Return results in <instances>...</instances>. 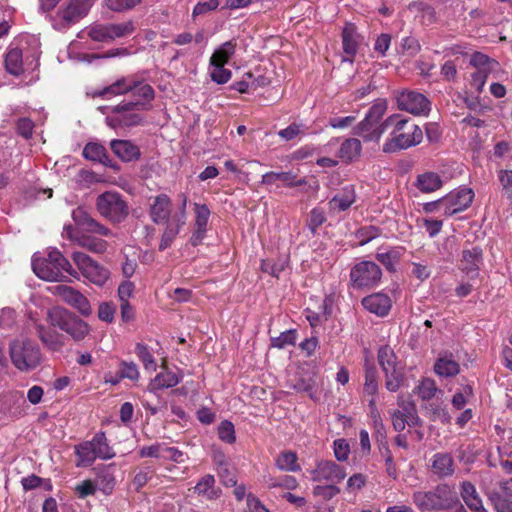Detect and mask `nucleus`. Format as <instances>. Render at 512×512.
Wrapping results in <instances>:
<instances>
[{"label": "nucleus", "instance_id": "1", "mask_svg": "<svg viewBox=\"0 0 512 512\" xmlns=\"http://www.w3.org/2000/svg\"><path fill=\"white\" fill-rule=\"evenodd\" d=\"M387 129L392 128L388 139L383 144L385 153L408 149L418 145L423 139L422 130L418 125L400 114H392L386 118Z\"/></svg>", "mask_w": 512, "mask_h": 512}, {"label": "nucleus", "instance_id": "2", "mask_svg": "<svg viewBox=\"0 0 512 512\" xmlns=\"http://www.w3.org/2000/svg\"><path fill=\"white\" fill-rule=\"evenodd\" d=\"M32 269L39 278L46 281H61L65 278L64 273L79 279L78 272L57 249H51L46 256L34 255Z\"/></svg>", "mask_w": 512, "mask_h": 512}, {"label": "nucleus", "instance_id": "3", "mask_svg": "<svg viewBox=\"0 0 512 512\" xmlns=\"http://www.w3.org/2000/svg\"><path fill=\"white\" fill-rule=\"evenodd\" d=\"M413 502L422 511L452 510L457 505L458 497L453 488L447 484L438 485L431 491H416Z\"/></svg>", "mask_w": 512, "mask_h": 512}, {"label": "nucleus", "instance_id": "4", "mask_svg": "<svg viewBox=\"0 0 512 512\" xmlns=\"http://www.w3.org/2000/svg\"><path fill=\"white\" fill-rule=\"evenodd\" d=\"M388 108L385 99H378L357 126V134L365 141H379L387 131L386 119L381 121Z\"/></svg>", "mask_w": 512, "mask_h": 512}, {"label": "nucleus", "instance_id": "5", "mask_svg": "<svg viewBox=\"0 0 512 512\" xmlns=\"http://www.w3.org/2000/svg\"><path fill=\"white\" fill-rule=\"evenodd\" d=\"M94 4V0H66L50 16L52 26L64 30L86 17Z\"/></svg>", "mask_w": 512, "mask_h": 512}, {"label": "nucleus", "instance_id": "6", "mask_svg": "<svg viewBox=\"0 0 512 512\" xmlns=\"http://www.w3.org/2000/svg\"><path fill=\"white\" fill-rule=\"evenodd\" d=\"M75 453L78 457L77 467L90 466L97 458L108 460L115 456L103 432H98L92 440L75 446Z\"/></svg>", "mask_w": 512, "mask_h": 512}, {"label": "nucleus", "instance_id": "7", "mask_svg": "<svg viewBox=\"0 0 512 512\" xmlns=\"http://www.w3.org/2000/svg\"><path fill=\"white\" fill-rule=\"evenodd\" d=\"M47 317L51 325L66 332L75 341L83 340L90 332L87 322L66 309L54 307L48 311Z\"/></svg>", "mask_w": 512, "mask_h": 512}, {"label": "nucleus", "instance_id": "8", "mask_svg": "<svg viewBox=\"0 0 512 512\" xmlns=\"http://www.w3.org/2000/svg\"><path fill=\"white\" fill-rule=\"evenodd\" d=\"M96 210L113 224L123 222L129 214V206L122 195L116 191H106L96 199Z\"/></svg>", "mask_w": 512, "mask_h": 512}, {"label": "nucleus", "instance_id": "9", "mask_svg": "<svg viewBox=\"0 0 512 512\" xmlns=\"http://www.w3.org/2000/svg\"><path fill=\"white\" fill-rule=\"evenodd\" d=\"M10 358L14 366L21 371L34 369L40 363V350L30 339H15L9 346Z\"/></svg>", "mask_w": 512, "mask_h": 512}, {"label": "nucleus", "instance_id": "10", "mask_svg": "<svg viewBox=\"0 0 512 512\" xmlns=\"http://www.w3.org/2000/svg\"><path fill=\"white\" fill-rule=\"evenodd\" d=\"M470 65L475 68V72L471 75V85L475 88L477 93L483 91L487 78L490 75L498 78V74L501 72L500 64L481 52L472 54Z\"/></svg>", "mask_w": 512, "mask_h": 512}, {"label": "nucleus", "instance_id": "11", "mask_svg": "<svg viewBox=\"0 0 512 512\" xmlns=\"http://www.w3.org/2000/svg\"><path fill=\"white\" fill-rule=\"evenodd\" d=\"M378 362L385 374L386 388L396 392L402 384L403 372L393 349L382 346L378 351Z\"/></svg>", "mask_w": 512, "mask_h": 512}, {"label": "nucleus", "instance_id": "12", "mask_svg": "<svg viewBox=\"0 0 512 512\" xmlns=\"http://www.w3.org/2000/svg\"><path fill=\"white\" fill-rule=\"evenodd\" d=\"M382 278L381 268L372 261H361L350 271V283L356 289H372Z\"/></svg>", "mask_w": 512, "mask_h": 512}, {"label": "nucleus", "instance_id": "13", "mask_svg": "<svg viewBox=\"0 0 512 512\" xmlns=\"http://www.w3.org/2000/svg\"><path fill=\"white\" fill-rule=\"evenodd\" d=\"M140 105H143L141 101H133L113 106L111 108L113 115L106 118L107 125L116 128L140 124L142 121V116L138 113L139 110H142Z\"/></svg>", "mask_w": 512, "mask_h": 512}, {"label": "nucleus", "instance_id": "14", "mask_svg": "<svg viewBox=\"0 0 512 512\" xmlns=\"http://www.w3.org/2000/svg\"><path fill=\"white\" fill-rule=\"evenodd\" d=\"M72 260L83 277L93 284L102 286L109 278V271L83 252H74Z\"/></svg>", "mask_w": 512, "mask_h": 512}, {"label": "nucleus", "instance_id": "15", "mask_svg": "<svg viewBox=\"0 0 512 512\" xmlns=\"http://www.w3.org/2000/svg\"><path fill=\"white\" fill-rule=\"evenodd\" d=\"M178 198L180 199L181 203L177 211L172 215L170 221L166 223V228L161 237L159 249L162 251L171 245L173 240L176 238V236L186 223V206L188 198L184 193H180L178 195Z\"/></svg>", "mask_w": 512, "mask_h": 512}, {"label": "nucleus", "instance_id": "16", "mask_svg": "<svg viewBox=\"0 0 512 512\" xmlns=\"http://www.w3.org/2000/svg\"><path fill=\"white\" fill-rule=\"evenodd\" d=\"M400 110L413 115H427L430 111V101L427 97L416 91H403L397 96Z\"/></svg>", "mask_w": 512, "mask_h": 512}, {"label": "nucleus", "instance_id": "17", "mask_svg": "<svg viewBox=\"0 0 512 512\" xmlns=\"http://www.w3.org/2000/svg\"><path fill=\"white\" fill-rule=\"evenodd\" d=\"M474 198V192L470 188L454 190L443 197L444 215L452 216L467 209Z\"/></svg>", "mask_w": 512, "mask_h": 512}, {"label": "nucleus", "instance_id": "18", "mask_svg": "<svg viewBox=\"0 0 512 512\" xmlns=\"http://www.w3.org/2000/svg\"><path fill=\"white\" fill-rule=\"evenodd\" d=\"M55 294L61 298L62 301L78 310L83 316L92 314V308L89 300L80 291L67 285H58L55 287Z\"/></svg>", "mask_w": 512, "mask_h": 512}, {"label": "nucleus", "instance_id": "19", "mask_svg": "<svg viewBox=\"0 0 512 512\" xmlns=\"http://www.w3.org/2000/svg\"><path fill=\"white\" fill-rule=\"evenodd\" d=\"M75 225L88 233H95L106 237H112L113 232L105 225L95 220L84 208L77 207L72 212Z\"/></svg>", "mask_w": 512, "mask_h": 512}, {"label": "nucleus", "instance_id": "20", "mask_svg": "<svg viewBox=\"0 0 512 512\" xmlns=\"http://www.w3.org/2000/svg\"><path fill=\"white\" fill-rule=\"evenodd\" d=\"M63 235L91 252L103 253L107 250L108 245L105 240L80 233L78 228H75L72 225L64 226Z\"/></svg>", "mask_w": 512, "mask_h": 512}, {"label": "nucleus", "instance_id": "21", "mask_svg": "<svg viewBox=\"0 0 512 512\" xmlns=\"http://www.w3.org/2000/svg\"><path fill=\"white\" fill-rule=\"evenodd\" d=\"M313 481L341 482L346 477L345 469L333 461H319L311 471Z\"/></svg>", "mask_w": 512, "mask_h": 512}, {"label": "nucleus", "instance_id": "22", "mask_svg": "<svg viewBox=\"0 0 512 512\" xmlns=\"http://www.w3.org/2000/svg\"><path fill=\"white\" fill-rule=\"evenodd\" d=\"M362 305L369 312L384 317L389 313L392 307V300L387 294L377 292L364 297L362 299Z\"/></svg>", "mask_w": 512, "mask_h": 512}, {"label": "nucleus", "instance_id": "23", "mask_svg": "<svg viewBox=\"0 0 512 512\" xmlns=\"http://www.w3.org/2000/svg\"><path fill=\"white\" fill-rule=\"evenodd\" d=\"M172 215L171 200L168 195L159 194L153 198V202L150 205V217L154 223H167Z\"/></svg>", "mask_w": 512, "mask_h": 512}, {"label": "nucleus", "instance_id": "24", "mask_svg": "<svg viewBox=\"0 0 512 512\" xmlns=\"http://www.w3.org/2000/svg\"><path fill=\"white\" fill-rule=\"evenodd\" d=\"M356 201V192L353 185L343 187L328 202L329 211L338 213L348 210Z\"/></svg>", "mask_w": 512, "mask_h": 512}, {"label": "nucleus", "instance_id": "25", "mask_svg": "<svg viewBox=\"0 0 512 512\" xmlns=\"http://www.w3.org/2000/svg\"><path fill=\"white\" fill-rule=\"evenodd\" d=\"M110 147L113 153L124 162L137 161L141 156L140 148L130 140H112Z\"/></svg>", "mask_w": 512, "mask_h": 512}, {"label": "nucleus", "instance_id": "26", "mask_svg": "<svg viewBox=\"0 0 512 512\" xmlns=\"http://www.w3.org/2000/svg\"><path fill=\"white\" fill-rule=\"evenodd\" d=\"M482 264V250L479 247H471L462 251L461 269L467 275L474 277L477 275Z\"/></svg>", "mask_w": 512, "mask_h": 512}, {"label": "nucleus", "instance_id": "27", "mask_svg": "<svg viewBox=\"0 0 512 512\" xmlns=\"http://www.w3.org/2000/svg\"><path fill=\"white\" fill-rule=\"evenodd\" d=\"M359 43L360 36L356 31V27L351 23L346 24L342 31L343 51L346 55L344 60L352 61L357 53Z\"/></svg>", "mask_w": 512, "mask_h": 512}, {"label": "nucleus", "instance_id": "28", "mask_svg": "<svg viewBox=\"0 0 512 512\" xmlns=\"http://www.w3.org/2000/svg\"><path fill=\"white\" fill-rule=\"evenodd\" d=\"M137 86V80L133 77H126L117 80L113 84L103 88L102 90L96 92L94 96L103 97L106 99L111 98L112 96L122 95L130 90H133Z\"/></svg>", "mask_w": 512, "mask_h": 512}, {"label": "nucleus", "instance_id": "29", "mask_svg": "<svg viewBox=\"0 0 512 512\" xmlns=\"http://www.w3.org/2000/svg\"><path fill=\"white\" fill-rule=\"evenodd\" d=\"M460 494L463 501L472 512H487L476 487L472 483L463 481L460 487Z\"/></svg>", "mask_w": 512, "mask_h": 512}, {"label": "nucleus", "instance_id": "30", "mask_svg": "<svg viewBox=\"0 0 512 512\" xmlns=\"http://www.w3.org/2000/svg\"><path fill=\"white\" fill-rule=\"evenodd\" d=\"M37 334L42 343L52 351H60L65 344L63 335L42 325L37 326Z\"/></svg>", "mask_w": 512, "mask_h": 512}, {"label": "nucleus", "instance_id": "31", "mask_svg": "<svg viewBox=\"0 0 512 512\" xmlns=\"http://www.w3.org/2000/svg\"><path fill=\"white\" fill-rule=\"evenodd\" d=\"M181 378L182 376L178 373L164 369L150 382L148 389L150 391H155L158 389L171 388L176 386L180 382Z\"/></svg>", "mask_w": 512, "mask_h": 512}, {"label": "nucleus", "instance_id": "32", "mask_svg": "<svg viewBox=\"0 0 512 512\" xmlns=\"http://www.w3.org/2000/svg\"><path fill=\"white\" fill-rule=\"evenodd\" d=\"M415 185L423 193H432L442 187L443 181L437 173L425 172L417 176Z\"/></svg>", "mask_w": 512, "mask_h": 512}, {"label": "nucleus", "instance_id": "33", "mask_svg": "<svg viewBox=\"0 0 512 512\" xmlns=\"http://www.w3.org/2000/svg\"><path fill=\"white\" fill-rule=\"evenodd\" d=\"M434 370L439 376L451 377L459 373L460 367L452 354L445 353L436 361Z\"/></svg>", "mask_w": 512, "mask_h": 512}, {"label": "nucleus", "instance_id": "34", "mask_svg": "<svg viewBox=\"0 0 512 512\" xmlns=\"http://www.w3.org/2000/svg\"><path fill=\"white\" fill-rule=\"evenodd\" d=\"M432 469L440 477L450 476L454 472L453 459L449 454L437 453L432 458Z\"/></svg>", "mask_w": 512, "mask_h": 512}, {"label": "nucleus", "instance_id": "35", "mask_svg": "<svg viewBox=\"0 0 512 512\" xmlns=\"http://www.w3.org/2000/svg\"><path fill=\"white\" fill-rule=\"evenodd\" d=\"M362 145L360 140L349 138L342 142L338 157L344 162H351L360 156Z\"/></svg>", "mask_w": 512, "mask_h": 512}, {"label": "nucleus", "instance_id": "36", "mask_svg": "<svg viewBox=\"0 0 512 512\" xmlns=\"http://www.w3.org/2000/svg\"><path fill=\"white\" fill-rule=\"evenodd\" d=\"M83 156L91 161L99 162L105 166H112L106 149L98 143H88L83 149Z\"/></svg>", "mask_w": 512, "mask_h": 512}, {"label": "nucleus", "instance_id": "37", "mask_svg": "<svg viewBox=\"0 0 512 512\" xmlns=\"http://www.w3.org/2000/svg\"><path fill=\"white\" fill-rule=\"evenodd\" d=\"M236 51V42L229 40L217 48L210 57V65H224Z\"/></svg>", "mask_w": 512, "mask_h": 512}, {"label": "nucleus", "instance_id": "38", "mask_svg": "<svg viewBox=\"0 0 512 512\" xmlns=\"http://www.w3.org/2000/svg\"><path fill=\"white\" fill-rule=\"evenodd\" d=\"M276 467L281 471L297 472L301 469L297 454L293 451H282L275 459Z\"/></svg>", "mask_w": 512, "mask_h": 512}, {"label": "nucleus", "instance_id": "39", "mask_svg": "<svg viewBox=\"0 0 512 512\" xmlns=\"http://www.w3.org/2000/svg\"><path fill=\"white\" fill-rule=\"evenodd\" d=\"M5 66L12 75H20L23 72L22 51L19 48H10L5 57Z\"/></svg>", "mask_w": 512, "mask_h": 512}, {"label": "nucleus", "instance_id": "40", "mask_svg": "<svg viewBox=\"0 0 512 512\" xmlns=\"http://www.w3.org/2000/svg\"><path fill=\"white\" fill-rule=\"evenodd\" d=\"M215 479L212 475H205L195 486V492L206 496L208 499H216L220 496V490L214 488Z\"/></svg>", "mask_w": 512, "mask_h": 512}, {"label": "nucleus", "instance_id": "41", "mask_svg": "<svg viewBox=\"0 0 512 512\" xmlns=\"http://www.w3.org/2000/svg\"><path fill=\"white\" fill-rule=\"evenodd\" d=\"M133 96L137 98L136 101H141L143 105L139 107L143 110L148 109V104L154 99V89L149 84H144L137 80V86L131 90Z\"/></svg>", "mask_w": 512, "mask_h": 512}, {"label": "nucleus", "instance_id": "42", "mask_svg": "<svg viewBox=\"0 0 512 512\" xmlns=\"http://www.w3.org/2000/svg\"><path fill=\"white\" fill-rule=\"evenodd\" d=\"M111 41L118 38L130 36L135 31V26L132 21H125L120 23H109Z\"/></svg>", "mask_w": 512, "mask_h": 512}, {"label": "nucleus", "instance_id": "43", "mask_svg": "<svg viewBox=\"0 0 512 512\" xmlns=\"http://www.w3.org/2000/svg\"><path fill=\"white\" fill-rule=\"evenodd\" d=\"M87 35L97 42H111L109 23H96L88 27Z\"/></svg>", "mask_w": 512, "mask_h": 512}, {"label": "nucleus", "instance_id": "44", "mask_svg": "<svg viewBox=\"0 0 512 512\" xmlns=\"http://www.w3.org/2000/svg\"><path fill=\"white\" fill-rule=\"evenodd\" d=\"M113 467L114 465L104 466L97 474L100 488L106 494L111 493L115 485V477L111 471Z\"/></svg>", "mask_w": 512, "mask_h": 512}, {"label": "nucleus", "instance_id": "45", "mask_svg": "<svg viewBox=\"0 0 512 512\" xmlns=\"http://www.w3.org/2000/svg\"><path fill=\"white\" fill-rule=\"evenodd\" d=\"M135 353L139 360L142 362L144 369L148 372H154L157 368V363L148 350L147 346L138 343L135 346Z\"/></svg>", "mask_w": 512, "mask_h": 512}, {"label": "nucleus", "instance_id": "46", "mask_svg": "<svg viewBox=\"0 0 512 512\" xmlns=\"http://www.w3.org/2000/svg\"><path fill=\"white\" fill-rule=\"evenodd\" d=\"M416 393L423 399L429 400L433 398L436 394L437 387L434 380L430 378H425L420 381V383L415 388Z\"/></svg>", "mask_w": 512, "mask_h": 512}, {"label": "nucleus", "instance_id": "47", "mask_svg": "<svg viewBox=\"0 0 512 512\" xmlns=\"http://www.w3.org/2000/svg\"><path fill=\"white\" fill-rule=\"evenodd\" d=\"M378 391L377 371L374 366L366 367L364 392L374 396Z\"/></svg>", "mask_w": 512, "mask_h": 512}, {"label": "nucleus", "instance_id": "48", "mask_svg": "<svg viewBox=\"0 0 512 512\" xmlns=\"http://www.w3.org/2000/svg\"><path fill=\"white\" fill-rule=\"evenodd\" d=\"M296 341V332L295 330H287L282 332L279 336L273 337L271 339V346L283 349L286 346L294 345Z\"/></svg>", "mask_w": 512, "mask_h": 512}, {"label": "nucleus", "instance_id": "49", "mask_svg": "<svg viewBox=\"0 0 512 512\" xmlns=\"http://www.w3.org/2000/svg\"><path fill=\"white\" fill-rule=\"evenodd\" d=\"M141 0H104L105 6L114 12H123L133 9Z\"/></svg>", "mask_w": 512, "mask_h": 512}, {"label": "nucleus", "instance_id": "50", "mask_svg": "<svg viewBox=\"0 0 512 512\" xmlns=\"http://www.w3.org/2000/svg\"><path fill=\"white\" fill-rule=\"evenodd\" d=\"M195 211V227L206 228L208 224V219L210 216V210L204 204H194Z\"/></svg>", "mask_w": 512, "mask_h": 512}, {"label": "nucleus", "instance_id": "51", "mask_svg": "<svg viewBox=\"0 0 512 512\" xmlns=\"http://www.w3.org/2000/svg\"><path fill=\"white\" fill-rule=\"evenodd\" d=\"M286 267V261H278L274 262L270 259L263 260L261 263V270L265 273H268L274 277H279L281 272L284 271Z\"/></svg>", "mask_w": 512, "mask_h": 512}, {"label": "nucleus", "instance_id": "52", "mask_svg": "<svg viewBox=\"0 0 512 512\" xmlns=\"http://www.w3.org/2000/svg\"><path fill=\"white\" fill-rule=\"evenodd\" d=\"M326 221L325 213L320 208H314L311 210L308 218V228L312 233H315L317 229Z\"/></svg>", "mask_w": 512, "mask_h": 512}, {"label": "nucleus", "instance_id": "53", "mask_svg": "<svg viewBox=\"0 0 512 512\" xmlns=\"http://www.w3.org/2000/svg\"><path fill=\"white\" fill-rule=\"evenodd\" d=\"M218 435L222 441H225L229 444L235 442V430L234 425L230 421H222L218 427Z\"/></svg>", "mask_w": 512, "mask_h": 512}, {"label": "nucleus", "instance_id": "54", "mask_svg": "<svg viewBox=\"0 0 512 512\" xmlns=\"http://www.w3.org/2000/svg\"><path fill=\"white\" fill-rule=\"evenodd\" d=\"M213 67L210 72L211 79L217 84H225L227 83L231 77L232 73L230 70L225 69L224 65H211Z\"/></svg>", "mask_w": 512, "mask_h": 512}, {"label": "nucleus", "instance_id": "55", "mask_svg": "<svg viewBox=\"0 0 512 512\" xmlns=\"http://www.w3.org/2000/svg\"><path fill=\"white\" fill-rule=\"evenodd\" d=\"M306 128L302 124L293 123L279 131V136L287 141L295 139L296 137L303 135Z\"/></svg>", "mask_w": 512, "mask_h": 512}, {"label": "nucleus", "instance_id": "56", "mask_svg": "<svg viewBox=\"0 0 512 512\" xmlns=\"http://www.w3.org/2000/svg\"><path fill=\"white\" fill-rule=\"evenodd\" d=\"M379 235L380 230L375 226H365L357 231V237L359 239L360 245H365Z\"/></svg>", "mask_w": 512, "mask_h": 512}, {"label": "nucleus", "instance_id": "57", "mask_svg": "<svg viewBox=\"0 0 512 512\" xmlns=\"http://www.w3.org/2000/svg\"><path fill=\"white\" fill-rule=\"evenodd\" d=\"M140 373L134 362H122L120 366V378H127L132 381L139 379Z\"/></svg>", "mask_w": 512, "mask_h": 512}, {"label": "nucleus", "instance_id": "58", "mask_svg": "<svg viewBox=\"0 0 512 512\" xmlns=\"http://www.w3.org/2000/svg\"><path fill=\"white\" fill-rule=\"evenodd\" d=\"M472 394L473 391L471 386H464L460 392L455 393V395L453 396L452 405L458 410L462 409L465 406L468 398H470Z\"/></svg>", "mask_w": 512, "mask_h": 512}, {"label": "nucleus", "instance_id": "59", "mask_svg": "<svg viewBox=\"0 0 512 512\" xmlns=\"http://www.w3.org/2000/svg\"><path fill=\"white\" fill-rule=\"evenodd\" d=\"M340 492L339 488L335 485H317L313 489L315 496L321 497L324 500H330Z\"/></svg>", "mask_w": 512, "mask_h": 512}, {"label": "nucleus", "instance_id": "60", "mask_svg": "<svg viewBox=\"0 0 512 512\" xmlns=\"http://www.w3.org/2000/svg\"><path fill=\"white\" fill-rule=\"evenodd\" d=\"M498 177L504 194L512 199V170H501Z\"/></svg>", "mask_w": 512, "mask_h": 512}, {"label": "nucleus", "instance_id": "61", "mask_svg": "<svg viewBox=\"0 0 512 512\" xmlns=\"http://www.w3.org/2000/svg\"><path fill=\"white\" fill-rule=\"evenodd\" d=\"M349 453L350 447L345 439H337L334 441V455L338 461L347 460Z\"/></svg>", "mask_w": 512, "mask_h": 512}, {"label": "nucleus", "instance_id": "62", "mask_svg": "<svg viewBox=\"0 0 512 512\" xmlns=\"http://www.w3.org/2000/svg\"><path fill=\"white\" fill-rule=\"evenodd\" d=\"M164 443H155L150 446H144L139 449V456L144 457H153V458H159L162 457Z\"/></svg>", "mask_w": 512, "mask_h": 512}, {"label": "nucleus", "instance_id": "63", "mask_svg": "<svg viewBox=\"0 0 512 512\" xmlns=\"http://www.w3.org/2000/svg\"><path fill=\"white\" fill-rule=\"evenodd\" d=\"M97 490V484L91 480H84L75 486V492L80 498L94 495Z\"/></svg>", "mask_w": 512, "mask_h": 512}, {"label": "nucleus", "instance_id": "64", "mask_svg": "<svg viewBox=\"0 0 512 512\" xmlns=\"http://www.w3.org/2000/svg\"><path fill=\"white\" fill-rule=\"evenodd\" d=\"M442 226L443 223L441 220L429 218H425L422 220V227L425 229V231L431 238L437 236L440 233Z\"/></svg>", "mask_w": 512, "mask_h": 512}]
</instances>
